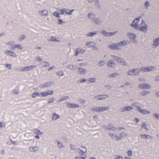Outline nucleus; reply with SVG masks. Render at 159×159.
<instances>
[{
    "instance_id": "dca6fc26",
    "label": "nucleus",
    "mask_w": 159,
    "mask_h": 159,
    "mask_svg": "<svg viewBox=\"0 0 159 159\" xmlns=\"http://www.w3.org/2000/svg\"><path fill=\"white\" fill-rule=\"evenodd\" d=\"M53 84V82H49L43 84L41 86L42 88H48L51 87Z\"/></svg>"
},
{
    "instance_id": "f704fd0d",
    "label": "nucleus",
    "mask_w": 159,
    "mask_h": 159,
    "mask_svg": "<svg viewBox=\"0 0 159 159\" xmlns=\"http://www.w3.org/2000/svg\"><path fill=\"white\" fill-rule=\"evenodd\" d=\"M15 42L13 41H12L8 43H6V44L9 45H10L11 46V49L13 50V48L12 47L14 46L15 44Z\"/></svg>"
},
{
    "instance_id": "2eb2a0df",
    "label": "nucleus",
    "mask_w": 159,
    "mask_h": 159,
    "mask_svg": "<svg viewBox=\"0 0 159 159\" xmlns=\"http://www.w3.org/2000/svg\"><path fill=\"white\" fill-rule=\"evenodd\" d=\"M39 65L41 66L42 68L48 67L50 66V63L47 61H43L39 64Z\"/></svg>"
},
{
    "instance_id": "37998d69",
    "label": "nucleus",
    "mask_w": 159,
    "mask_h": 159,
    "mask_svg": "<svg viewBox=\"0 0 159 159\" xmlns=\"http://www.w3.org/2000/svg\"><path fill=\"white\" fill-rule=\"evenodd\" d=\"M70 147L72 149L75 150L76 152H79L78 149L76 148L75 146L73 144H70Z\"/></svg>"
},
{
    "instance_id": "a878e982",
    "label": "nucleus",
    "mask_w": 159,
    "mask_h": 159,
    "mask_svg": "<svg viewBox=\"0 0 159 159\" xmlns=\"http://www.w3.org/2000/svg\"><path fill=\"white\" fill-rule=\"evenodd\" d=\"M98 33V31H96L93 32L89 33L86 34V35L88 37H92L94 35H96Z\"/></svg>"
},
{
    "instance_id": "09e8293b",
    "label": "nucleus",
    "mask_w": 159,
    "mask_h": 159,
    "mask_svg": "<svg viewBox=\"0 0 159 159\" xmlns=\"http://www.w3.org/2000/svg\"><path fill=\"white\" fill-rule=\"evenodd\" d=\"M57 143L58 144V146L59 148H61L64 147L62 143L61 142H59V141H58L57 142Z\"/></svg>"
},
{
    "instance_id": "a211bd4d",
    "label": "nucleus",
    "mask_w": 159,
    "mask_h": 159,
    "mask_svg": "<svg viewBox=\"0 0 159 159\" xmlns=\"http://www.w3.org/2000/svg\"><path fill=\"white\" fill-rule=\"evenodd\" d=\"M103 127L106 130H116L115 127L111 124H109L107 126H104Z\"/></svg>"
},
{
    "instance_id": "a19ab883",
    "label": "nucleus",
    "mask_w": 159,
    "mask_h": 159,
    "mask_svg": "<svg viewBox=\"0 0 159 159\" xmlns=\"http://www.w3.org/2000/svg\"><path fill=\"white\" fill-rule=\"evenodd\" d=\"M101 33L104 36H108L109 32H107L105 30H102L101 31Z\"/></svg>"
},
{
    "instance_id": "1a4fd4ad",
    "label": "nucleus",
    "mask_w": 159,
    "mask_h": 159,
    "mask_svg": "<svg viewBox=\"0 0 159 159\" xmlns=\"http://www.w3.org/2000/svg\"><path fill=\"white\" fill-rule=\"evenodd\" d=\"M133 109V107L130 106H125L120 109L121 112H124L125 111H130Z\"/></svg>"
},
{
    "instance_id": "aec40b11",
    "label": "nucleus",
    "mask_w": 159,
    "mask_h": 159,
    "mask_svg": "<svg viewBox=\"0 0 159 159\" xmlns=\"http://www.w3.org/2000/svg\"><path fill=\"white\" fill-rule=\"evenodd\" d=\"M127 35L129 38L131 40L134 38H136V34H134L131 32L127 33Z\"/></svg>"
},
{
    "instance_id": "13d9d810",
    "label": "nucleus",
    "mask_w": 159,
    "mask_h": 159,
    "mask_svg": "<svg viewBox=\"0 0 159 159\" xmlns=\"http://www.w3.org/2000/svg\"><path fill=\"white\" fill-rule=\"evenodd\" d=\"M94 98L97 100H101L100 95L95 96L94 97Z\"/></svg>"
},
{
    "instance_id": "864d4df0",
    "label": "nucleus",
    "mask_w": 159,
    "mask_h": 159,
    "mask_svg": "<svg viewBox=\"0 0 159 159\" xmlns=\"http://www.w3.org/2000/svg\"><path fill=\"white\" fill-rule=\"evenodd\" d=\"M55 101V99L54 98H51L48 99V102L49 103H51Z\"/></svg>"
},
{
    "instance_id": "5fc2aeb1",
    "label": "nucleus",
    "mask_w": 159,
    "mask_h": 159,
    "mask_svg": "<svg viewBox=\"0 0 159 159\" xmlns=\"http://www.w3.org/2000/svg\"><path fill=\"white\" fill-rule=\"evenodd\" d=\"M105 63V61H100L99 63V65L100 66H102Z\"/></svg>"
},
{
    "instance_id": "473e14b6",
    "label": "nucleus",
    "mask_w": 159,
    "mask_h": 159,
    "mask_svg": "<svg viewBox=\"0 0 159 159\" xmlns=\"http://www.w3.org/2000/svg\"><path fill=\"white\" fill-rule=\"evenodd\" d=\"M118 75H119L118 73H117L116 72L109 75H108V77L110 78H112L115 77Z\"/></svg>"
},
{
    "instance_id": "680f3d73",
    "label": "nucleus",
    "mask_w": 159,
    "mask_h": 159,
    "mask_svg": "<svg viewBox=\"0 0 159 159\" xmlns=\"http://www.w3.org/2000/svg\"><path fill=\"white\" fill-rule=\"evenodd\" d=\"M115 159H124L123 157L118 155H116L115 157Z\"/></svg>"
},
{
    "instance_id": "f3484780",
    "label": "nucleus",
    "mask_w": 159,
    "mask_h": 159,
    "mask_svg": "<svg viewBox=\"0 0 159 159\" xmlns=\"http://www.w3.org/2000/svg\"><path fill=\"white\" fill-rule=\"evenodd\" d=\"M13 50L17 48L19 50H22L24 48V47L20 44H15V45L12 47Z\"/></svg>"
},
{
    "instance_id": "052dcab7",
    "label": "nucleus",
    "mask_w": 159,
    "mask_h": 159,
    "mask_svg": "<svg viewBox=\"0 0 159 159\" xmlns=\"http://www.w3.org/2000/svg\"><path fill=\"white\" fill-rule=\"evenodd\" d=\"M127 154H128V155L129 156V157H131L132 156V151L130 150H129V151H128L127 152Z\"/></svg>"
},
{
    "instance_id": "f257e3e1",
    "label": "nucleus",
    "mask_w": 159,
    "mask_h": 159,
    "mask_svg": "<svg viewBox=\"0 0 159 159\" xmlns=\"http://www.w3.org/2000/svg\"><path fill=\"white\" fill-rule=\"evenodd\" d=\"M139 70L138 69H130L127 72V75L129 76H136L139 75Z\"/></svg>"
},
{
    "instance_id": "338daca9",
    "label": "nucleus",
    "mask_w": 159,
    "mask_h": 159,
    "mask_svg": "<svg viewBox=\"0 0 159 159\" xmlns=\"http://www.w3.org/2000/svg\"><path fill=\"white\" fill-rule=\"evenodd\" d=\"M47 93L50 94L49 95H52L54 93V92L52 90H48Z\"/></svg>"
},
{
    "instance_id": "0e129e2a",
    "label": "nucleus",
    "mask_w": 159,
    "mask_h": 159,
    "mask_svg": "<svg viewBox=\"0 0 159 159\" xmlns=\"http://www.w3.org/2000/svg\"><path fill=\"white\" fill-rule=\"evenodd\" d=\"M134 106L136 107H137L138 110L139 111V104L138 103H135L132 104Z\"/></svg>"
},
{
    "instance_id": "c9c22d12",
    "label": "nucleus",
    "mask_w": 159,
    "mask_h": 159,
    "mask_svg": "<svg viewBox=\"0 0 159 159\" xmlns=\"http://www.w3.org/2000/svg\"><path fill=\"white\" fill-rule=\"evenodd\" d=\"M91 110L96 112H100V107H95L91 108Z\"/></svg>"
},
{
    "instance_id": "39448f33",
    "label": "nucleus",
    "mask_w": 159,
    "mask_h": 159,
    "mask_svg": "<svg viewBox=\"0 0 159 159\" xmlns=\"http://www.w3.org/2000/svg\"><path fill=\"white\" fill-rule=\"evenodd\" d=\"M39 13L41 16H47L49 15L48 11L46 9H41L39 10Z\"/></svg>"
},
{
    "instance_id": "3c124183",
    "label": "nucleus",
    "mask_w": 159,
    "mask_h": 159,
    "mask_svg": "<svg viewBox=\"0 0 159 159\" xmlns=\"http://www.w3.org/2000/svg\"><path fill=\"white\" fill-rule=\"evenodd\" d=\"M101 100H103L109 97V96L107 95H100Z\"/></svg>"
},
{
    "instance_id": "58836bf2",
    "label": "nucleus",
    "mask_w": 159,
    "mask_h": 159,
    "mask_svg": "<svg viewBox=\"0 0 159 159\" xmlns=\"http://www.w3.org/2000/svg\"><path fill=\"white\" fill-rule=\"evenodd\" d=\"M51 39L50 40L51 41H54V42H60V40H58L57 38H55L53 36H52L51 37Z\"/></svg>"
},
{
    "instance_id": "69168bd1",
    "label": "nucleus",
    "mask_w": 159,
    "mask_h": 159,
    "mask_svg": "<svg viewBox=\"0 0 159 159\" xmlns=\"http://www.w3.org/2000/svg\"><path fill=\"white\" fill-rule=\"evenodd\" d=\"M6 66L9 69H11V64H6Z\"/></svg>"
},
{
    "instance_id": "4d7b16f0",
    "label": "nucleus",
    "mask_w": 159,
    "mask_h": 159,
    "mask_svg": "<svg viewBox=\"0 0 159 159\" xmlns=\"http://www.w3.org/2000/svg\"><path fill=\"white\" fill-rule=\"evenodd\" d=\"M87 80L85 78H82L79 80V81L80 83H83L86 81Z\"/></svg>"
},
{
    "instance_id": "a18cd8bd",
    "label": "nucleus",
    "mask_w": 159,
    "mask_h": 159,
    "mask_svg": "<svg viewBox=\"0 0 159 159\" xmlns=\"http://www.w3.org/2000/svg\"><path fill=\"white\" fill-rule=\"evenodd\" d=\"M56 74L57 75L62 76L64 75V74L62 71H60L57 72L56 73Z\"/></svg>"
},
{
    "instance_id": "412c9836",
    "label": "nucleus",
    "mask_w": 159,
    "mask_h": 159,
    "mask_svg": "<svg viewBox=\"0 0 159 159\" xmlns=\"http://www.w3.org/2000/svg\"><path fill=\"white\" fill-rule=\"evenodd\" d=\"M96 16L95 14L93 13L90 12L89 13L88 15V17L92 21L95 19Z\"/></svg>"
},
{
    "instance_id": "6ab92c4d",
    "label": "nucleus",
    "mask_w": 159,
    "mask_h": 159,
    "mask_svg": "<svg viewBox=\"0 0 159 159\" xmlns=\"http://www.w3.org/2000/svg\"><path fill=\"white\" fill-rule=\"evenodd\" d=\"M118 43V45L119 46H125L129 43V42L128 40H123L121 41Z\"/></svg>"
},
{
    "instance_id": "2f4dec72",
    "label": "nucleus",
    "mask_w": 159,
    "mask_h": 159,
    "mask_svg": "<svg viewBox=\"0 0 159 159\" xmlns=\"http://www.w3.org/2000/svg\"><path fill=\"white\" fill-rule=\"evenodd\" d=\"M78 149L83 153H85L87 151L86 148L82 146H81Z\"/></svg>"
},
{
    "instance_id": "9b49d317",
    "label": "nucleus",
    "mask_w": 159,
    "mask_h": 159,
    "mask_svg": "<svg viewBox=\"0 0 159 159\" xmlns=\"http://www.w3.org/2000/svg\"><path fill=\"white\" fill-rule=\"evenodd\" d=\"M69 10L67 8H62L60 10V14L61 15H69V14L71 13H69Z\"/></svg>"
},
{
    "instance_id": "6e6552de",
    "label": "nucleus",
    "mask_w": 159,
    "mask_h": 159,
    "mask_svg": "<svg viewBox=\"0 0 159 159\" xmlns=\"http://www.w3.org/2000/svg\"><path fill=\"white\" fill-rule=\"evenodd\" d=\"M103 22V20L100 18H95L94 20H93V22L98 25L101 24Z\"/></svg>"
},
{
    "instance_id": "72a5a7b5",
    "label": "nucleus",
    "mask_w": 159,
    "mask_h": 159,
    "mask_svg": "<svg viewBox=\"0 0 159 159\" xmlns=\"http://www.w3.org/2000/svg\"><path fill=\"white\" fill-rule=\"evenodd\" d=\"M97 8L100 9L101 8V6L98 0H96L94 2Z\"/></svg>"
},
{
    "instance_id": "9d476101",
    "label": "nucleus",
    "mask_w": 159,
    "mask_h": 159,
    "mask_svg": "<svg viewBox=\"0 0 159 159\" xmlns=\"http://www.w3.org/2000/svg\"><path fill=\"white\" fill-rule=\"evenodd\" d=\"M78 71L80 74L83 75H86L87 73L86 69L82 67L78 68Z\"/></svg>"
},
{
    "instance_id": "c03bdc74",
    "label": "nucleus",
    "mask_w": 159,
    "mask_h": 159,
    "mask_svg": "<svg viewBox=\"0 0 159 159\" xmlns=\"http://www.w3.org/2000/svg\"><path fill=\"white\" fill-rule=\"evenodd\" d=\"M54 16L56 17H57L60 18L61 17L60 16V13L57 11H54L53 13Z\"/></svg>"
},
{
    "instance_id": "cd10ccee",
    "label": "nucleus",
    "mask_w": 159,
    "mask_h": 159,
    "mask_svg": "<svg viewBox=\"0 0 159 159\" xmlns=\"http://www.w3.org/2000/svg\"><path fill=\"white\" fill-rule=\"evenodd\" d=\"M37 97H41L40 93L36 92L33 93L32 94V97L33 98H35Z\"/></svg>"
},
{
    "instance_id": "393cba45",
    "label": "nucleus",
    "mask_w": 159,
    "mask_h": 159,
    "mask_svg": "<svg viewBox=\"0 0 159 159\" xmlns=\"http://www.w3.org/2000/svg\"><path fill=\"white\" fill-rule=\"evenodd\" d=\"M33 132L37 135H42L43 133L41 132L39 130L34 129L33 130Z\"/></svg>"
},
{
    "instance_id": "49530a36",
    "label": "nucleus",
    "mask_w": 159,
    "mask_h": 159,
    "mask_svg": "<svg viewBox=\"0 0 159 159\" xmlns=\"http://www.w3.org/2000/svg\"><path fill=\"white\" fill-rule=\"evenodd\" d=\"M118 33V31L116 30L114 31V32H109V35L108 36H113L115 35V34H117Z\"/></svg>"
},
{
    "instance_id": "0eeeda50",
    "label": "nucleus",
    "mask_w": 159,
    "mask_h": 159,
    "mask_svg": "<svg viewBox=\"0 0 159 159\" xmlns=\"http://www.w3.org/2000/svg\"><path fill=\"white\" fill-rule=\"evenodd\" d=\"M116 64L114 61L110 60L107 62V66L109 67L114 68L116 66Z\"/></svg>"
},
{
    "instance_id": "ddd939ff",
    "label": "nucleus",
    "mask_w": 159,
    "mask_h": 159,
    "mask_svg": "<svg viewBox=\"0 0 159 159\" xmlns=\"http://www.w3.org/2000/svg\"><path fill=\"white\" fill-rule=\"evenodd\" d=\"M116 61L122 65L125 66L126 65V63L125 60L122 58L118 57Z\"/></svg>"
},
{
    "instance_id": "c85d7f7f",
    "label": "nucleus",
    "mask_w": 159,
    "mask_h": 159,
    "mask_svg": "<svg viewBox=\"0 0 159 159\" xmlns=\"http://www.w3.org/2000/svg\"><path fill=\"white\" fill-rule=\"evenodd\" d=\"M67 68L71 70H75L76 67V66L73 64H70L68 66Z\"/></svg>"
},
{
    "instance_id": "f8f14e48",
    "label": "nucleus",
    "mask_w": 159,
    "mask_h": 159,
    "mask_svg": "<svg viewBox=\"0 0 159 159\" xmlns=\"http://www.w3.org/2000/svg\"><path fill=\"white\" fill-rule=\"evenodd\" d=\"M84 52L85 50L84 49H81L80 48H76L75 50L74 55L76 56L80 53H83Z\"/></svg>"
},
{
    "instance_id": "c756f323",
    "label": "nucleus",
    "mask_w": 159,
    "mask_h": 159,
    "mask_svg": "<svg viewBox=\"0 0 159 159\" xmlns=\"http://www.w3.org/2000/svg\"><path fill=\"white\" fill-rule=\"evenodd\" d=\"M39 149L38 146L31 147L29 148L30 150L32 152H36Z\"/></svg>"
},
{
    "instance_id": "4468645a",
    "label": "nucleus",
    "mask_w": 159,
    "mask_h": 159,
    "mask_svg": "<svg viewBox=\"0 0 159 159\" xmlns=\"http://www.w3.org/2000/svg\"><path fill=\"white\" fill-rule=\"evenodd\" d=\"M66 103L67 104L66 106L68 108H77L79 107V106L76 104L68 102H66Z\"/></svg>"
},
{
    "instance_id": "de8ad7c7",
    "label": "nucleus",
    "mask_w": 159,
    "mask_h": 159,
    "mask_svg": "<svg viewBox=\"0 0 159 159\" xmlns=\"http://www.w3.org/2000/svg\"><path fill=\"white\" fill-rule=\"evenodd\" d=\"M58 23L59 25H61L65 24V22L62 19H60L58 20Z\"/></svg>"
},
{
    "instance_id": "f03ea898",
    "label": "nucleus",
    "mask_w": 159,
    "mask_h": 159,
    "mask_svg": "<svg viewBox=\"0 0 159 159\" xmlns=\"http://www.w3.org/2000/svg\"><path fill=\"white\" fill-rule=\"evenodd\" d=\"M139 17L134 19L132 22V23L130 24V26L136 29H138L139 28Z\"/></svg>"
},
{
    "instance_id": "774afa93",
    "label": "nucleus",
    "mask_w": 159,
    "mask_h": 159,
    "mask_svg": "<svg viewBox=\"0 0 159 159\" xmlns=\"http://www.w3.org/2000/svg\"><path fill=\"white\" fill-rule=\"evenodd\" d=\"M104 86L107 89H110L111 88V85L109 84L105 85Z\"/></svg>"
},
{
    "instance_id": "e433bc0d",
    "label": "nucleus",
    "mask_w": 159,
    "mask_h": 159,
    "mask_svg": "<svg viewBox=\"0 0 159 159\" xmlns=\"http://www.w3.org/2000/svg\"><path fill=\"white\" fill-rule=\"evenodd\" d=\"M26 38V36L24 34H21L19 37L18 40L19 41H21L25 39Z\"/></svg>"
},
{
    "instance_id": "7c9ffc66",
    "label": "nucleus",
    "mask_w": 159,
    "mask_h": 159,
    "mask_svg": "<svg viewBox=\"0 0 159 159\" xmlns=\"http://www.w3.org/2000/svg\"><path fill=\"white\" fill-rule=\"evenodd\" d=\"M109 136L112 139H113L116 140V139H117V137L119 136H117L115 134H114L111 133H109L108 134Z\"/></svg>"
},
{
    "instance_id": "bf43d9fd",
    "label": "nucleus",
    "mask_w": 159,
    "mask_h": 159,
    "mask_svg": "<svg viewBox=\"0 0 159 159\" xmlns=\"http://www.w3.org/2000/svg\"><path fill=\"white\" fill-rule=\"evenodd\" d=\"M56 68L55 66H51L50 68H48V71H50L51 70H53L54 69Z\"/></svg>"
},
{
    "instance_id": "6e6d98bb",
    "label": "nucleus",
    "mask_w": 159,
    "mask_h": 159,
    "mask_svg": "<svg viewBox=\"0 0 159 159\" xmlns=\"http://www.w3.org/2000/svg\"><path fill=\"white\" fill-rule=\"evenodd\" d=\"M141 87L143 89H147L149 88V86L148 84H143L142 85Z\"/></svg>"
},
{
    "instance_id": "603ef678",
    "label": "nucleus",
    "mask_w": 159,
    "mask_h": 159,
    "mask_svg": "<svg viewBox=\"0 0 159 159\" xmlns=\"http://www.w3.org/2000/svg\"><path fill=\"white\" fill-rule=\"evenodd\" d=\"M140 30L143 31H146L147 30V25H145L144 26H142L141 27V28H140Z\"/></svg>"
},
{
    "instance_id": "ea45409f",
    "label": "nucleus",
    "mask_w": 159,
    "mask_h": 159,
    "mask_svg": "<svg viewBox=\"0 0 159 159\" xmlns=\"http://www.w3.org/2000/svg\"><path fill=\"white\" fill-rule=\"evenodd\" d=\"M69 98V97L68 96H65V97H64L62 98H61L58 100V102H61L62 101H63L65 100H66L68 98Z\"/></svg>"
},
{
    "instance_id": "423d86ee",
    "label": "nucleus",
    "mask_w": 159,
    "mask_h": 159,
    "mask_svg": "<svg viewBox=\"0 0 159 159\" xmlns=\"http://www.w3.org/2000/svg\"><path fill=\"white\" fill-rule=\"evenodd\" d=\"M4 53L13 57H15L17 56L15 52L10 50H6L4 52Z\"/></svg>"
},
{
    "instance_id": "4c0bfd02",
    "label": "nucleus",
    "mask_w": 159,
    "mask_h": 159,
    "mask_svg": "<svg viewBox=\"0 0 159 159\" xmlns=\"http://www.w3.org/2000/svg\"><path fill=\"white\" fill-rule=\"evenodd\" d=\"M88 81L91 83H94L96 81V79L95 78H89L88 80Z\"/></svg>"
},
{
    "instance_id": "20e7f679",
    "label": "nucleus",
    "mask_w": 159,
    "mask_h": 159,
    "mask_svg": "<svg viewBox=\"0 0 159 159\" xmlns=\"http://www.w3.org/2000/svg\"><path fill=\"white\" fill-rule=\"evenodd\" d=\"M36 67V66L35 65L26 66L21 68V70H20V71L23 72L27 71L32 70L33 69L35 68Z\"/></svg>"
},
{
    "instance_id": "5701e85b",
    "label": "nucleus",
    "mask_w": 159,
    "mask_h": 159,
    "mask_svg": "<svg viewBox=\"0 0 159 159\" xmlns=\"http://www.w3.org/2000/svg\"><path fill=\"white\" fill-rule=\"evenodd\" d=\"M128 136L127 134L124 133L123 132L120 134V135L117 137V139H116V141H118L121 139L123 137H126Z\"/></svg>"
},
{
    "instance_id": "b1692460",
    "label": "nucleus",
    "mask_w": 159,
    "mask_h": 159,
    "mask_svg": "<svg viewBox=\"0 0 159 159\" xmlns=\"http://www.w3.org/2000/svg\"><path fill=\"white\" fill-rule=\"evenodd\" d=\"M60 118V115L57 114L56 113H53V116L52 119L54 120H57L59 119Z\"/></svg>"
},
{
    "instance_id": "4be33fe9",
    "label": "nucleus",
    "mask_w": 159,
    "mask_h": 159,
    "mask_svg": "<svg viewBox=\"0 0 159 159\" xmlns=\"http://www.w3.org/2000/svg\"><path fill=\"white\" fill-rule=\"evenodd\" d=\"M97 45L94 42H87L86 43V45L89 47H94V46H96Z\"/></svg>"
},
{
    "instance_id": "79ce46f5",
    "label": "nucleus",
    "mask_w": 159,
    "mask_h": 159,
    "mask_svg": "<svg viewBox=\"0 0 159 159\" xmlns=\"http://www.w3.org/2000/svg\"><path fill=\"white\" fill-rule=\"evenodd\" d=\"M50 94L48 93H47V92H43L40 93L41 97H46L48 95H49Z\"/></svg>"
},
{
    "instance_id": "bb28decb",
    "label": "nucleus",
    "mask_w": 159,
    "mask_h": 159,
    "mask_svg": "<svg viewBox=\"0 0 159 159\" xmlns=\"http://www.w3.org/2000/svg\"><path fill=\"white\" fill-rule=\"evenodd\" d=\"M109 109L108 106L100 107V112H102L105 111H107Z\"/></svg>"
},
{
    "instance_id": "7ed1b4c3",
    "label": "nucleus",
    "mask_w": 159,
    "mask_h": 159,
    "mask_svg": "<svg viewBox=\"0 0 159 159\" xmlns=\"http://www.w3.org/2000/svg\"><path fill=\"white\" fill-rule=\"evenodd\" d=\"M108 47L112 50H121V49L119 47L118 43H112L111 44L109 45Z\"/></svg>"
},
{
    "instance_id": "e2e57ef3",
    "label": "nucleus",
    "mask_w": 159,
    "mask_h": 159,
    "mask_svg": "<svg viewBox=\"0 0 159 159\" xmlns=\"http://www.w3.org/2000/svg\"><path fill=\"white\" fill-rule=\"evenodd\" d=\"M36 60L38 61H42V59L39 56L37 57L36 58Z\"/></svg>"
},
{
    "instance_id": "8fccbe9b",
    "label": "nucleus",
    "mask_w": 159,
    "mask_h": 159,
    "mask_svg": "<svg viewBox=\"0 0 159 159\" xmlns=\"http://www.w3.org/2000/svg\"><path fill=\"white\" fill-rule=\"evenodd\" d=\"M159 43V38L156 39L154 41L153 45L156 46H157Z\"/></svg>"
}]
</instances>
